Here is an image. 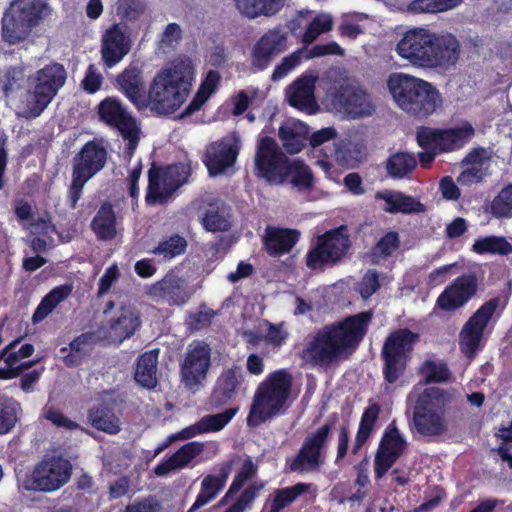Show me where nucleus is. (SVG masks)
Returning <instances> with one entry per match:
<instances>
[{
  "instance_id": "1",
  "label": "nucleus",
  "mask_w": 512,
  "mask_h": 512,
  "mask_svg": "<svg viewBox=\"0 0 512 512\" xmlns=\"http://www.w3.org/2000/svg\"><path fill=\"white\" fill-rule=\"evenodd\" d=\"M373 318L371 310L348 316L342 321L325 325L302 352V358L312 366L327 367L343 355L352 353L365 337Z\"/></svg>"
},
{
  "instance_id": "2",
  "label": "nucleus",
  "mask_w": 512,
  "mask_h": 512,
  "mask_svg": "<svg viewBox=\"0 0 512 512\" xmlns=\"http://www.w3.org/2000/svg\"><path fill=\"white\" fill-rule=\"evenodd\" d=\"M195 78V66L187 56L177 57L169 67L159 70L150 82L144 111L168 116L178 111L187 100Z\"/></svg>"
},
{
  "instance_id": "3",
  "label": "nucleus",
  "mask_w": 512,
  "mask_h": 512,
  "mask_svg": "<svg viewBox=\"0 0 512 512\" xmlns=\"http://www.w3.org/2000/svg\"><path fill=\"white\" fill-rule=\"evenodd\" d=\"M396 52L417 67L449 69L459 59L460 43L450 33L436 34L424 28H413L404 33Z\"/></svg>"
},
{
  "instance_id": "4",
  "label": "nucleus",
  "mask_w": 512,
  "mask_h": 512,
  "mask_svg": "<svg viewBox=\"0 0 512 512\" xmlns=\"http://www.w3.org/2000/svg\"><path fill=\"white\" fill-rule=\"evenodd\" d=\"M389 91L400 109L424 119L442 105V95L430 82L405 73H394L388 78Z\"/></svg>"
},
{
  "instance_id": "5",
  "label": "nucleus",
  "mask_w": 512,
  "mask_h": 512,
  "mask_svg": "<svg viewBox=\"0 0 512 512\" xmlns=\"http://www.w3.org/2000/svg\"><path fill=\"white\" fill-rule=\"evenodd\" d=\"M453 394L439 387L425 388L412 406L410 430L421 437L432 439L446 433L447 422L445 414Z\"/></svg>"
},
{
  "instance_id": "6",
  "label": "nucleus",
  "mask_w": 512,
  "mask_h": 512,
  "mask_svg": "<svg viewBox=\"0 0 512 512\" xmlns=\"http://www.w3.org/2000/svg\"><path fill=\"white\" fill-rule=\"evenodd\" d=\"M291 387L292 377L288 371L280 369L271 372L256 388L246 419L247 425L255 428L284 413Z\"/></svg>"
},
{
  "instance_id": "7",
  "label": "nucleus",
  "mask_w": 512,
  "mask_h": 512,
  "mask_svg": "<svg viewBox=\"0 0 512 512\" xmlns=\"http://www.w3.org/2000/svg\"><path fill=\"white\" fill-rule=\"evenodd\" d=\"M338 414L333 413L329 420L303 439L297 453L285 460V471L299 475L318 473L325 464L327 446Z\"/></svg>"
},
{
  "instance_id": "8",
  "label": "nucleus",
  "mask_w": 512,
  "mask_h": 512,
  "mask_svg": "<svg viewBox=\"0 0 512 512\" xmlns=\"http://www.w3.org/2000/svg\"><path fill=\"white\" fill-rule=\"evenodd\" d=\"M48 0H14L2 18V37L10 45L25 41L49 14Z\"/></svg>"
},
{
  "instance_id": "9",
  "label": "nucleus",
  "mask_w": 512,
  "mask_h": 512,
  "mask_svg": "<svg viewBox=\"0 0 512 512\" xmlns=\"http://www.w3.org/2000/svg\"><path fill=\"white\" fill-rule=\"evenodd\" d=\"M419 334L409 328H398L385 338L380 357L383 379L395 384L406 373Z\"/></svg>"
},
{
  "instance_id": "10",
  "label": "nucleus",
  "mask_w": 512,
  "mask_h": 512,
  "mask_svg": "<svg viewBox=\"0 0 512 512\" xmlns=\"http://www.w3.org/2000/svg\"><path fill=\"white\" fill-rule=\"evenodd\" d=\"M67 72L58 62H51L28 78L29 89L25 116L39 117L48 107L58 91L64 86Z\"/></svg>"
},
{
  "instance_id": "11",
  "label": "nucleus",
  "mask_w": 512,
  "mask_h": 512,
  "mask_svg": "<svg viewBox=\"0 0 512 512\" xmlns=\"http://www.w3.org/2000/svg\"><path fill=\"white\" fill-rule=\"evenodd\" d=\"M346 225L325 231L310 244L305 255V264L312 271H324L340 264L351 248Z\"/></svg>"
},
{
  "instance_id": "12",
  "label": "nucleus",
  "mask_w": 512,
  "mask_h": 512,
  "mask_svg": "<svg viewBox=\"0 0 512 512\" xmlns=\"http://www.w3.org/2000/svg\"><path fill=\"white\" fill-rule=\"evenodd\" d=\"M107 160L106 147L96 139L86 142L74 155L71 183L68 188V201L72 209L77 207L85 184L106 166Z\"/></svg>"
},
{
  "instance_id": "13",
  "label": "nucleus",
  "mask_w": 512,
  "mask_h": 512,
  "mask_svg": "<svg viewBox=\"0 0 512 512\" xmlns=\"http://www.w3.org/2000/svg\"><path fill=\"white\" fill-rule=\"evenodd\" d=\"M190 176L189 163L178 162L166 166L152 163L148 170L146 204L148 206L166 205L174 193L188 182Z\"/></svg>"
},
{
  "instance_id": "14",
  "label": "nucleus",
  "mask_w": 512,
  "mask_h": 512,
  "mask_svg": "<svg viewBox=\"0 0 512 512\" xmlns=\"http://www.w3.org/2000/svg\"><path fill=\"white\" fill-rule=\"evenodd\" d=\"M72 464L61 455H45L24 481L26 490L54 492L63 487L71 478Z\"/></svg>"
},
{
  "instance_id": "15",
  "label": "nucleus",
  "mask_w": 512,
  "mask_h": 512,
  "mask_svg": "<svg viewBox=\"0 0 512 512\" xmlns=\"http://www.w3.org/2000/svg\"><path fill=\"white\" fill-rule=\"evenodd\" d=\"M99 119L119 131L127 141L125 154L131 158L140 141V127L137 119L117 97H106L98 104Z\"/></svg>"
},
{
  "instance_id": "16",
  "label": "nucleus",
  "mask_w": 512,
  "mask_h": 512,
  "mask_svg": "<svg viewBox=\"0 0 512 512\" xmlns=\"http://www.w3.org/2000/svg\"><path fill=\"white\" fill-rule=\"evenodd\" d=\"M289 158L281 151L277 142L264 136L257 142L254 157V175L270 185H283L284 172Z\"/></svg>"
},
{
  "instance_id": "17",
  "label": "nucleus",
  "mask_w": 512,
  "mask_h": 512,
  "mask_svg": "<svg viewBox=\"0 0 512 512\" xmlns=\"http://www.w3.org/2000/svg\"><path fill=\"white\" fill-rule=\"evenodd\" d=\"M408 447L406 438L401 434L395 420L384 429L374 457L376 479L384 477Z\"/></svg>"
},
{
  "instance_id": "18",
  "label": "nucleus",
  "mask_w": 512,
  "mask_h": 512,
  "mask_svg": "<svg viewBox=\"0 0 512 512\" xmlns=\"http://www.w3.org/2000/svg\"><path fill=\"white\" fill-rule=\"evenodd\" d=\"M500 297H494L484 302L466 321L460 331V346L462 351L471 355L480 347L484 331L500 307Z\"/></svg>"
},
{
  "instance_id": "19",
  "label": "nucleus",
  "mask_w": 512,
  "mask_h": 512,
  "mask_svg": "<svg viewBox=\"0 0 512 512\" xmlns=\"http://www.w3.org/2000/svg\"><path fill=\"white\" fill-rule=\"evenodd\" d=\"M289 33L282 27L269 29L251 48V65L255 71H264L272 61L288 49Z\"/></svg>"
},
{
  "instance_id": "20",
  "label": "nucleus",
  "mask_w": 512,
  "mask_h": 512,
  "mask_svg": "<svg viewBox=\"0 0 512 512\" xmlns=\"http://www.w3.org/2000/svg\"><path fill=\"white\" fill-rule=\"evenodd\" d=\"M211 365V348L203 341H193L181 364L184 385L193 390L202 385Z\"/></svg>"
},
{
  "instance_id": "21",
  "label": "nucleus",
  "mask_w": 512,
  "mask_h": 512,
  "mask_svg": "<svg viewBox=\"0 0 512 512\" xmlns=\"http://www.w3.org/2000/svg\"><path fill=\"white\" fill-rule=\"evenodd\" d=\"M479 289L475 273L468 272L456 277L440 293L436 300V308L444 312L456 311L473 299Z\"/></svg>"
},
{
  "instance_id": "22",
  "label": "nucleus",
  "mask_w": 512,
  "mask_h": 512,
  "mask_svg": "<svg viewBox=\"0 0 512 512\" xmlns=\"http://www.w3.org/2000/svg\"><path fill=\"white\" fill-rule=\"evenodd\" d=\"M245 375L238 365L224 369L218 376L209 397L213 408H221L236 398L244 384Z\"/></svg>"
},
{
  "instance_id": "23",
  "label": "nucleus",
  "mask_w": 512,
  "mask_h": 512,
  "mask_svg": "<svg viewBox=\"0 0 512 512\" xmlns=\"http://www.w3.org/2000/svg\"><path fill=\"white\" fill-rule=\"evenodd\" d=\"M130 51V41L119 24L110 26L101 41V59L106 69L116 66Z\"/></svg>"
},
{
  "instance_id": "24",
  "label": "nucleus",
  "mask_w": 512,
  "mask_h": 512,
  "mask_svg": "<svg viewBox=\"0 0 512 512\" xmlns=\"http://www.w3.org/2000/svg\"><path fill=\"white\" fill-rule=\"evenodd\" d=\"M234 461L228 460L219 465L217 474L206 475L200 485V491L195 502L187 512H196L201 507L213 501L224 489L226 482L233 469Z\"/></svg>"
},
{
  "instance_id": "25",
  "label": "nucleus",
  "mask_w": 512,
  "mask_h": 512,
  "mask_svg": "<svg viewBox=\"0 0 512 512\" xmlns=\"http://www.w3.org/2000/svg\"><path fill=\"white\" fill-rule=\"evenodd\" d=\"M149 294L169 305H182L186 303L190 294L185 281L174 274H166L161 280L151 285Z\"/></svg>"
},
{
  "instance_id": "26",
  "label": "nucleus",
  "mask_w": 512,
  "mask_h": 512,
  "mask_svg": "<svg viewBox=\"0 0 512 512\" xmlns=\"http://www.w3.org/2000/svg\"><path fill=\"white\" fill-rule=\"evenodd\" d=\"M119 90L139 112L144 111L146 94L143 87L142 70L136 65H129L116 78Z\"/></svg>"
},
{
  "instance_id": "27",
  "label": "nucleus",
  "mask_w": 512,
  "mask_h": 512,
  "mask_svg": "<svg viewBox=\"0 0 512 512\" xmlns=\"http://www.w3.org/2000/svg\"><path fill=\"white\" fill-rule=\"evenodd\" d=\"M98 336L94 332H85L76 336L68 345L61 347L60 354L63 364L68 368H76L87 359L94 345L98 342Z\"/></svg>"
},
{
  "instance_id": "28",
  "label": "nucleus",
  "mask_w": 512,
  "mask_h": 512,
  "mask_svg": "<svg viewBox=\"0 0 512 512\" xmlns=\"http://www.w3.org/2000/svg\"><path fill=\"white\" fill-rule=\"evenodd\" d=\"M239 149L236 145L215 142L208 147L204 163L210 175H219L225 170L233 166L236 162Z\"/></svg>"
},
{
  "instance_id": "29",
  "label": "nucleus",
  "mask_w": 512,
  "mask_h": 512,
  "mask_svg": "<svg viewBox=\"0 0 512 512\" xmlns=\"http://www.w3.org/2000/svg\"><path fill=\"white\" fill-rule=\"evenodd\" d=\"M300 232L296 229L267 227L263 244L266 252L272 256H282L289 253L299 241Z\"/></svg>"
},
{
  "instance_id": "30",
  "label": "nucleus",
  "mask_w": 512,
  "mask_h": 512,
  "mask_svg": "<svg viewBox=\"0 0 512 512\" xmlns=\"http://www.w3.org/2000/svg\"><path fill=\"white\" fill-rule=\"evenodd\" d=\"M334 102L352 118L368 115L369 104L364 90L352 86H342L334 97Z\"/></svg>"
},
{
  "instance_id": "31",
  "label": "nucleus",
  "mask_w": 512,
  "mask_h": 512,
  "mask_svg": "<svg viewBox=\"0 0 512 512\" xmlns=\"http://www.w3.org/2000/svg\"><path fill=\"white\" fill-rule=\"evenodd\" d=\"M375 198L385 201L383 210L387 213L413 214L425 211L424 204L416 198L400 191L386 190L384 192H377Z\"/></svg>"
},
{
  "instance_id": "32",
  "label": "nucleus",
  "mask_w": 512,
  "mask_h": 512,
  "mask_svg": "<svg viewBox=\"0 0 512 512\" xmlns=\"http://www.w3.org/2000/svg\"><path fill=\"white\" fill-rule=\"evenodd\" d=\"M315 82L313 76H301L287 88V99L290 106L304 110L315 105Z\"/></svg>"
},
{
  "instance_id": "33",
  "label": "nucleus",
  "mask_w": 512,
  "mask_h": 512,
  "mask_svg": "<svg viewBox=\"0 0 512 512\" xmlns=\"http://www.w3.org/2000/svg\"><path fill=\"white\" fill-rule=\"evenodd\" d=\"M91 229L100 241L113 240L117 235V221L113 205L102 203L91 221Z\"/></svg>"
},
{
  "instance_id": "34",
  "label": "nucleus",
  "mask_w": 512,
  "mask_h": 512,
  "mask_svg": "<svg viewBox=\"0 0 512 512\" xmlns=\"http://www.w3.org/2000/svg\"><path fill=\"white\" fill-rule=\"evenodd\" d=\"M311 484L299 482L295 485L276 489L263 505L262 512H280L290 506L299 496L308 492Z\"/></svg>"
},
{
  "instance_id": "35",
  "label": "nucleus",
  "mask_w": 512,
  "mask_h": 512,
  "mask_svg": "<svg viewBox=\"0 0 512 512\" xmlns=\"http://www.w3.org/2000/svg\"><path fill=\"white\" fill-rule=\"evenodd\" d=\"M475 130L469 122L461 126L440 129L438 152L447 153L463 148L474 136Z\"/></svg>"
},
{
  "instance_id": "36",
  "label": "nucleus",
  "mask_w": 512,
  "mask_h": 512,
  "mask_svg": "<svg viewBox=\"0 0 512 512\" xmlns=\"http://www.w3.org/2000/svg\"><path fill=\"white\" fill-rule=\"evenodd\" d=\"M380 411L381 408L378 403L370 404L364 409L360 418L355 440L351 448V453L353 455H357L370 439L379 419Z\"/></svg>"
},
{
  "instance_id": "37",
  "label": "nucleus",
  "mask_w": 512,
  "mask_h": 512,
  "mask_svg": "<svg viewBox=\"0 0 512 512\" xmlns=\"http://www.w3.org/2000/svg\"><path fill=\"white\" fill-rule=\"evenodd\" d=\"M140 326L139 313L130 308H121L119 316L109 321L111 333L120 342L133 336Z\"/></svg>"
},
{
  "instance_id": "38",
  "label": "nucleus",
  "mask_w": 512,
  "mask_h": 512,
  "mask_svg": "<svg viewBox=\"0 0 512 512\" xmlns=\"http://www.w3.org/2000/svg\"><path fill=\"white\" fill-rule=\"evenodd\" d=\"M285 183H290L298 191H308L314 185V175L303 160L289 159L284 172Z\"/></svg>"
},
{
  "instance_id": "39",
  "label": "nucleus",
  "mask_w": 512,
  "mask_h": 512,
  "mask_svg": "<svg viewBox=\"0 0 512 512\" xmlns=\"http://www.w3.org/2000/svg\"><path fill=\"white\" fill-rule=\"evenodd\" d=\"M187 248L188 242L186 238L178 233H172L162 236L157 245L151 250V253L163 262H170L184 255Z\"/></svg>"
},
{
  "instance_id": "40",
  "label": "nucleus",
  "mask_w": 512,
  "mask_h": 512,
  "mask_svg": "<svg viewBox=\"0 0 512 512\" xmlns=\"http://www.w3.org/2000/svg\"><path fill=\"white\" fill-rule=\"evenodd\" d=\"M240 13L250 19L260 16L276 15L285 4V0H234Z\"/></svg>"
},
{
  "instance_id": "41",
  "label": "nucleus",
  "mask_w": 512,
  "mask_h": 512,
  "mask_svg": "<svg viewBox=\"0 0 512 512\" xmlns=\"http://www.w3.org/2000/svg\"><path fill=\"white\" fill-rule=\"evenodd\" d=\"M158 350L145 352L138 357L134 379L142 387L152 389L157 384Z\"/></svg>"
},
{
  "instance_id": "42",
  "label": "nucleus",
  "mask_w": 512,
  "mask_h": 512,
  "mask_svg": "<svg viewBox=\"0 0 512 512\" xmlns=\"http://www.w3.org/2000/svg\"><path fill=\"white\" fill-rule=\"evenodd\" d=\"M87 418L91 426L108 434L120 431L119 420L113 410L106 404H99L88 410Z\"/></svg>"
},
{
  "instance_id": "43",
  "label": "nucleus",
  "mask_w": 512,
  "mask_h": 512,
  "mask_svg": "<svg viewBox=\"0 0 512 512\" xmlns=\"http://www.w3.org/2000/svg\"><path fill=\"white\" fill-rule=\"evenodd\" d=\"M417 167L414 154L409 152H395L391 154L385 164L387 175L395 180L408 178Z\"/></svg>"
},
{
  "instance_id": "44",
  "label": "nucleus",
  "mask_w": 512,
  "mask_h": 512,
  "mask_svg": "<svg viewBox=\"0 0 512 512\" xmlns=\"http://www.w3.org/2000/svg\"><path fill=\"white\" fill-rule=\"evenodd\" d=\"M72 287L70 285H60L53 288L47 293L35 309L32 321L38 323L45 319L59 303L65 300L71 293Z\"/></svg>"
},
{
  "instance_id": "45",
  "label": "nucleus",
  "mask_w": 512,
  "mask_h": 512,
  "mask_svg": "<svg viewBox=\"0 0 512 512\" xmlns=\"http://www.w3.org/2000/svg\"><path fill=\"white\" fill-rule=\"evenodd\" d=\"M306 127L302 124L280 126L279 138L287 153L293 155L299 153L305 147Z\"/></svg>"
},
{
  "instance_id": "46",
  "label": "nucleus",
  "mask_w": 512,
  "mask_h": 512,
  "mask_svg": "<svg viewBox=\"0 0 512 512\" xmlns=\"http://www.w3.org/2000/svg\"><path fill=\"white\" fill-rule=\"evenodd\" d=\"M418 374L425 384L445 383L451 378V371L446 362L426 359L418 368Z\"/></svg>"
},
{
  "instance_id": "47",
  "label": "nucleus",
  "mask_w": 512,
  "mask_h": 512,
  "mask_svg": "<svg viewBox=\"0 0 512 512\" xmlns=\"http://www.w3.org/2000/svg\"><path fill=\"white\" fill-rule=\"evenodd\" d=\"M472 251L479 255L498 254L507 256L512 253V244L502 236H486L475 240Z\"/></svg>"
},
{
  "instance_id": "48",
  "label": "nucleus",
  "mask_w": 512,
  "mask_h": 512,
  "mask_svg": "<svg viewBox=\"0 0 512 512\" xmlns=\"http://www.w3.org/2000/svg\"><path fill=\"white\" fill-rule=\"evenodd\" d=\"M201 224L209 232H225L231 227L228 216L223 207L217 203H210L201 217Z\"/></svg>"
},
{
  "instance_id": "49",
  "label": "nucleus",
  "mask_w": 512,
  "mask_h": 512,
  "mask_svg": "<svg viewBox=\"0 0 512 512\" xmlns=\"http://www.w3.org/2000/svg\"><path fill=\"white\" fill-rule=\"evenodd\" d=\"M20 403L13 398H0V435L9 433L18 421Z\"/></svg>"
},
{
  "instance_id": "50",
  "label": "nucleus",
  "mask_w": 512,
  "mask_h": 512,
  "mask_svg": "<svg viewBox=\"0 0 512 512\" xmlns=\"http://www.w3.org/2000/svg\"><path fill=\"white\" fill-rule=\"evenodd\" d=\"M466 163L472 164L471 167L464 169L457 177V182L460 185H471L479 183L484 178L482 169V159L479 150H473L464 159Z\"/></svg>"
},
{
  "instance_id": "51",
  "label": "nucleus",
  "mask_w": 512,
  "mask_h": 512,
  "mask_svg": "<svg viewBox=\"0 0 512 512\" xmlns=\"http://www.w3.org/2000/svg\"><path fill=\"white\" fill-rule=\"evenodd\" d=\"M491 214L498 219L512 217V183L505 185L490 205Z\"/></svg>"
},
{
  "instance_id": "52",
  "label": "nucleus",
  "mask_w": 512,
  "mask_h": 512,
  "mask_svg": "<svg viewBox=\"0 0 512 512\" xmlns=\"http://www.w3.org/2000/svg\"><path fill=\"white\" fill-rule=\"evenodd\" d=\"M238 407H231L221 413L205 415L200 419L204 433L222 430L236 415Z\"/></svg>"
},
{
  "instance_id": "53",
  "label": "nucleus",
  "mask_w": 512,
  "mask_h": 512,
  "mask_svg": "<svg viewBox=\"0 0 512 512\" xmlns=\"http://www.w3.org/2000/svg\"><path fill=\"white\" fill-rule=\"evenodd\" d=\"M400 246L399 234L389 231L371 248V254L377 258L390 257Z\"/></svg>"
},
{
  "instance_id": "54",
  "label": "nucleus",
  "mask_w": 512,
  "mask_h": 512,
  "mask_svg": "<svg viewBox=\"0 0 512 512\" xmlns=\"http://www.w3.org/2000/svg\"><path fill=\"white\" fill-rule=\"evenodd\" d=\"M204 451V444L198 441H192L184 444L171 457L178 469L186 467L194 458Z\"/></svg>"
},
{
  "instance_id": "55",
  "label": "nucleus",
  "mask_w": 512,
  "mask_h": 512,
  "mask_svg": "<svg viewBox=\"0 0 512 512\" xmlns=\"http://www.w3.org/2000/svg\"><path fill=\"white\" fill-rule=\"evenodd\" d=\"M264 487L263 483L254 482L244 489L237 500L225 512H244L255 500L257 493Z\"/></svg>"
},
{
  "instance_id": "56",
  "label": "nucleus",
  "mask_w": 512,
  "mask_h": 512,
  "mask_svg": "<svg viewBox=\"0 0 512 512\" xmlns=\"http://www.w3.org/2000/svg\"><path fill=\"white\" fill-rule=\"evenodd\" d=\"M116 11L122 20L135 21L143 14L144 5L140 0H119Z\"/></svg>"
},
{
  "instance_id": "57",
  "label": "nucleus",
  "mask_w": 512,
  "mask_h": 512,
  "mask_svg": "<svg viewBox=\"0 0 512 512\" xmlns=\"http://www.w3.org/2000/svg\"><path fill=\"white\" fill-rule=\"evenodd\" d=\"M440 129L421 126L417 129L416 140L424 150H437L439 147Z\"/></svg>"
},
{
  "instance_id": "58",
  "label": "nucleus",
  "mask_w": 512,
  "mask_h": 512,
  "mask_svg": "<svg viewBox=\"0 0 512 512\" xmlns=\"http://www.w3.org/2000/svg\"><path fill=\"white\" fill-rule=\"evenodd\" d=\"M257 471L258 466L253 462L251 457H247L234 476L231 483L232 489L234 490L237 488L241 490L243 486L257 474Z\"/></svg>"
},
{
  "instance_id": "59",
  "label": "nucleus",
  "mask_w": 512,
  "mask_h": 512,
  "mask_svg": "<svg viewBox=\"0 0 512 512\" xmlns=\"http://www.w3.org/2000/svg\"><path fill=\"white\" fill-rule=\"evenodd\" d=\"M301 63V51H295L288 56H285L281 62L276 65L273 70L271 79L278 81L284 78L292 69Z\"/></svg>"
},
{
  "instance_id": "60",
  "label": "nucleus",
  "mask_w": 512,
  "mask_h": 512,
  "mask_svg": "<svg viewBox=\"0 0 512 512\" xmlns=\"http://www.w3.org/2000/svg\"><path fill=\"white\" fill-rule=\"evenodd\" d=\"M102 83L103 76L97 72L94 64H90L81 83L83 90L89 94H94L101 88Z\"/></svg>"
},
{
  "instance_id": "61",
  "label": "nucleus",
  "mask_w": 512,
  "mask_h": 512,
  "mask_svg": "<svg viewBox=\"0 0 512 512\" xmlns=\"http://www.w3.org/2000/svg\"><path fill=\"white\" fill-rule=\"evenodd\" d=\"M45 418L50 421L53 425L59 428H65L66 430H76L79 428L77 422L66 417L60 410L50 407L45 412Z\"/></svg>"
},
{
  "instance_id": "62",
  "label": "nucleus",
  "mask_w": 512,
  "mask_h": 512,
  "mask_svg": "<svg viewBox=\"0 0 512 512\" xmlns=\"http://www.w3.org/2000/svg\"><path fill=\"white\" fill-rule=\"evenodd\" d=\"M162 507L160 503L152 498H144L135 500L133 503L128 504L120 512H161Z\"/></svg>"
},
{
  "instance_id": "63",
  "label": "nucleus",
  "mask_w": 512,
  "mask_h": 512,
  "mask_svg": "<svg viewBox=\"0 0 512 512\" xmlns=\"http://www.w3.org/2000/svg\"><path fill=\"white\" fill-rule=\"evenodd\" d=\"M215 316V312L212 309H206L204 311H198L189 315L187 324L192 330H201L209 327L212 323V319Z\"/></svg>"
},
{
  "instance_id": "64",
  "label": "nucleus",
  "mask_w": 512,
  "mask_h": 512,
  "mask_svg": "<svg viewBox=\"0 0 512 512\" xmlns=\"http://www.w3.org/2000/svg\"><path fill=\"white\" fill-rule=\"evenodd\" d=\"M13 211L17 221L22 224L23 227H26V225L35 218L32 205L23 198L15 200Z\"/></svg>"
}]
</instances>
